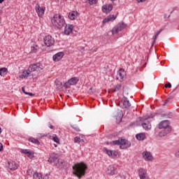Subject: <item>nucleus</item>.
<instances>
[{
  "mask_svg": "<svg viewBox=\"0 0 179 179\" xmlns=\"http://www.w3.org/2000/svg\"><path fill=\"white\" fill-rule=\"evenodd\" d=\"M72 174L77 177V178L81 179L82 177H85L87 171V164L83 162H78L73 166Z\"/></svg>",
  "mask_w": 179,
  "mask_h": 179,
  "instance_id": "nucleus-1",
  "label": "nucleus"
},
{
  "mask_svg": "<svg viewBox=\"0 0 179 179\" xmlns=\"http://www.w3.org/2000/svg\"><path fill=\"white\" fill-rule=\"evenodd\" d=\"M110 145H113V146L117 145L120 146V149L125 150L131 148V141L120 137L118 140L110 141Z\"/></svg>",
  "mask_w": 179,
  "mask_h": 179,
  "instance_id": "nucleus-2",
  "label": "nucleus"
},
{
  "mask_svg": "<svg viewBox=\"0 0 179 179\" xmlns=\"http://www.w3.org/2000/svg\"><path fill=\"white\" fill-rule=\"evenodd\" d=\"M155 113H151L150 115H146L145 116H143L142 117H140V121L142 122V127L145 131H149V129H151L152 124H150V118H154V117L156 116Z\"/></svg>",
  "mask_w": 179,
  "mask_h": 179,
  "instance_id": "nucleus-3",
  "label": "nucleus"
},
{
  "mask_svg": "<svg viewBox=\"0 0 179 179\" xmlns=\"http://www.w3.org/2000/svg\"><path fill=\"white\" fill-rule=\"evenodd\" d=\"M52 23L53 26L57 29H62V27L66 24L64 16H62L59 14L54 15L53 17L52 18Z\"/></svg>",
  "mask_w": 179,
  "mask_h": 179,
  "instance_id": "nucleus-4",
  "label": "nucleus"
},
{
  "mask_svg": "<svg viewBox=\"0 0 179 179\" xmlns=\"http://www.w3.org/2000/svg\"><path fill=\"white\" fill-rule=\"evenodd\" d=\"M44 69V66L41 62H36L29 65V72H41Z\"/></svg>",
  "mask_w": 179,
  "mask_h": 179,
  "instance_id": "nucleus-5",
  "label": "nucleus"
},
{
  "mask_svg": "<svg viewBox=\"0 0 179 179\" xmlns=\"http://www.w3.org/2000/svg\"><path fill=\"white\" fill-rule=\"evenodd\" d=\"M127 27V24L124 23L123 22H119L115 27H114L111 31L112 34H117L120 33V31H122V30H124Z\"/></svg>",
  "mask_w": 179,
  "mask_h": 179,
  "instance_id": "nucleus-6",
  "label": "nucleus"
},
{
  "mask_svg": "<svg viewBox=\"0 0 179 179\" xmlns=\"http://www.w3.org/2000/svg\"><path fill=\"white\" fill-rule=\"evenodd\" d=\"M43 43L46 47H52L55 44V39L50 35H47L43 38Z\"/></svg>",
  "mask_w": 179,
  "mask_h": 179,
  "instance_id": "nucleus-7",
  "label": "nucleus"
},
{
  "mask_svg": "<svg viewBox=\"0 0 179 179\" xmlns=\"http://www.w3.org/2000/svg\"><path fill=\"white\" fill-rule=\"evenodd\" d=\"M35 10L38 16V17H43L45 12V6H40V4L36 3L35 6Z\"/></svg>",
  "mask_w": 179,
  "mask_h": 179,
  "instance_id": "nucleus-8",
  "label": "nucleus"
},
{
  "mask_svg": "<svg viewBox=\"0 0 179 179\" xmlns=\"http://www.w3.org/2000/svg\"><path fill=\"white\" fill-rule=\"evenodd\" d=\"M103 153H105V155H108V156H109V157H117V156H118V152H117L116 150H108L107 149V148H103Z\"/></svg>",
  "mask_w": 179,
  "mask_h": 179,
  "instance_id": "nucleus-9",
  "label": "nucleus"
},
{
  "mask_svg": "<svg viewBox=\"0 0 179 179\" xmlns=\"http://www.w3.org/2000/svg\"><path fill=\"white\" fill-rule=\"evenodd\" d=\"M7 167L11 171H15V170H17V169H19V164H17V163H16V162L15 161H8Z\"/></svg>",
  "mask_w": 179,
  "mask_h": 179,
  "instance_id": "nucleus-10",
  "label": "nucleus"
},
{
  "mask_svg": "<svg viewBox=\"0 0 179 179\" xmlns=\"http://www.w3.org/2000/svg\"><path fill=\"white\" fill-rule=\"evenodd\" d=\"M158 127L159 129H169V128H171L169 120H163L158 124Z\"/></svg>",
  "mask_w": 179,
  "mask_h": 179,
  "instance_id": "nucleus-11",
  "label": "nucleus"
},
{
  "mask_svg": "<svg viewBox=\"0 0 179 179\" xmlns=\"http://www.w3.org/2000/svg\"><path fill=\"white\" fill-rule=\"evenodd\" d=\"M124 76H125V70L124 69H120L117 73L116 80L123 82Z\"/></svg>",
  "mask_w": 179,
  "mask_h": 179,
  "instance_id": "nucleus-12",
  "label": "nucleus"
},
{
  "mask_svg": "<svg viewBox=\"0 0 179 179\" xmlns=\"http://www.w3.org/2000/svg\"><path fill=\"white\" fill-rule=\"evenodd\" d=\"M64 55H65L64 52H59L53 55L52 59L55 62H59V61L64 58Z\"/></svg>",
  "mask_w": 179,
  "mask_h": 179,
  "instance_id": "nucleus-13",
  "label": "nucleus"
},
{
  "mask_svg": "<svg viewBox=\"0 0 179 179\" xmlns=\"http://www.w3.org/2000/svg\"><path fill=\"white\" fill-rule=\"evenodd\" d=\"M21 153L27 155V157H29V159H33V157H34V151H31L29 149H22Z\"/></svg>",
  "mask_w": 179,
  "mask_h": 179,
  "instance_id": "nucleus-14",
  "label": "nucleus"
},
{
  "mask_svg": "<svg viewBox=\"0 0 179 179\" xmlns=\"http://www.w3.org/2000/svg\"><path fill=\"white\" fill-rule=\"evenodd\" d=\"M108 176H115L117 174V167L113 165H110L107 169Z\"/></svg>",
  "mask_w": 179,
  "mask_h": 179,
  "instance_id": "nucleus-15",
  "label": "nucleus"
},
{
  "mask_svg": "<svg viewBox=\"0 0 179 179\" xmlns=\"http://www.w3.org/2000/svg\"><path fill=\"white\" fill-rule=\"evenodd\" d=\"M73 31V24H66L64 27V34L66 36H69Z\"/></svg>",
  "mask_w": 179,
  "mask_h": 179,
  "instance_id": "nucleus-16",
  "label": "nucleus"
},
{
  "mask_svg": "<svg viewBox=\"0 0 179 179\" xmlns=\"http://www.w3.org/2000/svg\"><path fill=\"white\" fill-rule=\"evenodd\" d=\"M115 19H117V16L114 15H110L103 20L102 24H106V23H108V22H113L115 20Z\"/></svg>",
  "mask_w": 179,
  "mask_h": 179,
  "instance_id": "nucleus-17",
  "label": "nucleus"
},
{
  "mask_svg": "<svg viewBox=\"0 0 179 179\" xmlns=\"http://www.w3.org/2000/svg\"><path fill=\"white\" fill-rule=\"evenodd\" d=\"M34 179H50V177L48 174L45 175L43 176V175L41 173L36 172L34 173Z\"/></svg>",
  "mask_w": 179,
  "mask_h": 179,
  "instance_id": "nucleus-18",
  "label": "nucleus"
},
{
  "mask_svg": "<svg viewBox=\"0 0 179 179\" xmlns=\"http://www.w3.org/2000/svg\"><path fill=\"white\" fill-rule=\"evenodd\" d=\"M113 10V4L105 5L102 6L103 13H110Z\"/></svg>",
  "mask_w": 179,
  "mask_h": 179,
  "instance_id": "nucleus-19",
  "label": "nucleus"
},
{
  "mask_svg": "<svg viewBox=\"0 0 179 179\" xmlns=\"http://www.w3.org/2000/svg\"><path fill=\"white\" fill-rule=\"evenodd\" d=\"M143 157L146 160V162H149L150 160H153V156L150 154V152L145 151L143 152Z\"/></svg>",
  "mask_w": 179,
  "mask_h": 179,
  "instance_id": "nucleus-20",
  "label": "nucleus"
},
{
  "mask_svg": "<svg viewBox=\"0 0 179 179\" xmlns=\"http://www.w3.org/2000/svg\"><path fill=\"white\" fill-rule=\"evenodd\" d=\"M66 164V162L64 159H58L57 162L55 164L56 167H58L59 169H64L65 167V165Z\"/></svg>",
  "mask_w": 179,
  "mask_h": 179,
  "instance_id": "nucleus-21",
  "label": "nucleus"
},
{
  "mask_svg": "<svg viewBox=\"0 0 179 179\" xmlns=\"http://www.w3.org/2000/svg\"><path fill=\"white\" fill-rule=\"evenodd\" d=\"M78 82H79V77H73L68 80V83H69L70 86L78 85Z\"/></svg>",
  "mask_w": 179,
  "mask_h": 179,
  "instance_id": "nucleus-22",
  "label": "nucleus"
},
{
  "mask_svg": "<svg viewBox=\"0 0 179 179\" xmlns=\"http://www.w3.org/2000/svg\"><path fill=\"white\" fill-rule=\"evenodd\" d=\"M147 171L143 168H140L138 169V176L140 179H143L146 177Z\"/></svg>",
  "mask_w": 179,
  "mask_h": 179,
  "instance_id": "nucleus-23",
  "label": "nucleus"
},
{
  "mask_svg": "<svg viewBox=\"0 0 179 179\" xmlns=\"http://www.w3.org/2000/svg\"><path fill=\"white\" fill-rule=\"evenodd\" d=\"M171 132V128H169L168 129H162L161 131H159V136L162 138V136H166L168 134Z\"/></svg>",
  "mask_w": 179,
  "mask_h": 179,
  "instance_id": "nucleus-24",
  "label": "nucleus"
},
{
  "mask_svg": "<svg viewBox=\"0 0 179 179\" xmlns=\"http://www.w3.org/2000/svg\"><path fill=\"white\" fill-rule=\"evenodd\" d=\"M136 138L137 141H145L146 139V134L145 133H140L136 134Z\"/></svg>",
  "mask_w": 179,
  "mask_h": 179,
  "instance_id": "nucleus-25",
  "label": "nucleus"
},
{
  "mask_svg": "<svg viewBox=\"0 0 179 179\" xmlns=\"http://www.w3.org/2000/svg\"><path fill=\"white\" fill-rule=\"evenodd\" d=\"M130 106L131 103L128 101V98L127 96H124L122 108H129Z\"/></svg>",
  "mask_w": 179,
  "mask_h": 179,
  "instance_id": "nucleus-26",
  "label": "nucleus"
},
{
  "mask_svg": "<svg viewBox=\"0 0 179 179\" xmlns=\"http://www.w3.org/2000/svg\"><path fill=\"white\" fill-rule=\"evenodd\" d=\"M6 75H8V68L6 67L0 68V76H5Z\"/></svg>",
  "mask_w": 179,
  "mask_h": 179,
  "instance_id": "nucleus-27",
  "label": "nucleus"
},
{
  "mask_svg": "<svg viewBox=\"0 0 179 179\" xmlns=\"http://www.w3.org/2000/svg\"><path fill=\"white\" fill-rule=\"evenodd\" d=\"M39 49L40 48H38V45H34L33 46L31 47V53L36 54V52H38Z\"/></svg>",
  "mask_w": 179,
  "mask_h": 179,
  "instance_id": "nucleus-28",
  "label": "nucleus"
},
{
  "mask_svg": "<svg viewBox=\"0 0 179 179\" xmlns=\"http://www.w3.org/2000/svg\"><path fill=\"white\" fill-rule=\"evenodd\" d=\"M30 73H31V72L29 71V69H27V71H24L21 75V78L22 79H24L25 78H29V76H30Z\"/></svg>",
  "mask_w": 179,
  "mask_h": 179,
  "instance_id": "nucleus-29",
  "label": "nucleus"
},
{
  "mask_svg": "<svg viewBox=\"0 0 179 179\" xmlns=\"http://www.w3.org/2000/svg\"><path fill=\"white\" fill-rule=\"evenodd\" d=\"M29 142H31V143H34L35 145H40V141L38 139L34 138V137L28 138Z\"/></svg>",
  "mask_w": 179,
  "mask_h": 179,
  "instance_id": "nucleus-30",
  "label": "nucleus"
},
{
  "mask_svg": "<svg viewBox=\"0 0 179 179\" xmlns=\"http://www.w3.org/2000/svg\"><path fill=\"white\" fill-rule=\"evenodd\" d=\"M55 85H56V86H57V90H62V82H61V81H55Z\"/></svg>",
  "mask_w": 179,
  "mask_h": 179,
  "instance_id": "nucleus-31",
  "label": "nucleus"
},
{
  "mask_svg": "<svg viewBox=\"0 0 179 179\" xmlns=\"http://www.w3.org/2000/svg\"><path fill=\"white\" fill-rule=\"evenodd\" d=\"M69 18L71 20H75L76 19V15H75V11L71 12L69 13Z\"/></svg>",
  "mask_w": 179,
  "mask_h": 179,
  "instance_id": "nucleus-32",
  "label": "nucleus"
},
{
  "mask_svg": "<svg viewBox=\"0 0 179 179\" xmlns=\"http://www.w3.org/2000/svg\"><path fill=\"white\" fill-rule=\"evenodd\" d=\"M121 87H122V85L121 83L115 85L113 92H118L119 90H121Z\"/></svg>",
  "mask_w": 179,
  "mask_h": 179,
  "instance_id": "nucleus-33",
  "label": "nucleus"
},
{
  "mask_svg": "<svg viewBox=\"0 0 179 179\" xmlns=\"http://www.w3.org/2000/svg\"><path fill=\"white\" fill-rule=\"evenodd\" d=\"M71 127L74 129V131H76V132H80V129L79 127L76 124H71Z\"/></svg>",
  "mask_w": 179,
  "mask_h": 179,
  "instance_id": "nucleus-34",
  "label": "nucleus"
},
{
  "mask_svg": "<svg viewBox=\"0 0 179 179\" xmlns=\"http://www.w3.org/2000/svg\"><path fill=\"white\" fill-rule=\"evenodd\" d=\"M162 117H166V118H173V113H167L162 115Z\"/></svg>",
  "mask_w": 179,
  "mask_h": 179,
  "instance_id": "nucleus-35",
  "label": "nucleus"
},
{
  "mask_svg": "<svg viewBox=\"0 0 179 179\" xmlns=\"http://www.w3.org/2000/svg\"><path fill=\"white\" fill-rule=\"evenodd\" d=\"M36 172H34V170L33 169H29L27 171V173L28 174V176H34V173Z\"/></svg>",
  "mask_w": 179,
  "mask_h": 179,
  "instance_id": "nucleus-36",
  "label": "nucleus"
},
{
  "mask_svg": "<svg viewBox=\"0 0 179 179\" xmlns=\"http://www.w3.org/2000/svg\"><path fill=\"white\" fill-rule=\"evenodd\" d=\"M157 38V32H155V36H154L153 38H152L153 41H152V46H151V48L153 47V44H155V43H156Z\"/></svg>",
  "mask_w": 179,
  "mask_h": 179,
  "instance_id": "nucleus-37",
  "label": "nucleus"
},
{
  "mask_svg": "<svg viewBox=\"0 0 179 179\" xmlns=\"http://www.w3.org/2000/svg\"><path fill=\"white\" fill-rule=\"evenodd\" d=\"M80 142H81L80 137L76 136V137L74 138V143H80Z\"/></svg>",
  "mask_w": 179,
  "mask_h": 179,
  "instance_id": "nucleus-38",
  "label": "nucleus"
},
{
  "mask_svg": "<svg viewBox=\"0 0 179 179\" xmlns=\"http://www.w3.org/2000/svg\"><path fill=\"white\" fill-rule=\"evenodd\" d=\"M51 157H52L53 163H55V164H56L57 161L58 160V157L57 155L51 156Z\"/></svg>",
  "mask_w": 179,
  "mask_h": 179,
  "instance_id": "nucleus-39",
  "label": "nucleus"
},
{
  "mask_svg": "<svg viewBox=\"0 0 179 179\" xmlns=\"http://www.w3.org/2000/svg\"><path fill=\"white\" fill-rule=\"evenodd\" d=\"M90 5H96L97 3V0H87Z\"/></svg>",
  "mask_w": 179,
  "mask_h": 179,
  "instance_id": "nucleus-40",
  "label": "nucleus"
},
{
  "mask_svg": "<svg viewBox=\"0 0 179 179\" xmlns=\"http://www.w3.org/2000/svg\"><path fill=\"white\" fill-rule=\"evenodd\" d=\"M63 86L64 87H65V89H69V87H71V85H69V83H68V81L64 83Z\"/></svg>",
  "mask_w": 179,
  "mask_h": 179,
  "instance_id": "nucleus-41",
  "label": "nucleus"
},
{
  "mask_svg": "<svg viewBox=\"0 0 179 179\" xmlns=\"http://www.w3.org/2000/svg\"><path fill=\"white\" fill-rule=\"evenodd\" d=\"M52 139H53L54 142H55L56 143H59V138H58V137L57 136H53Z\"/></svg>",
  "mask_w": 179,
  "mask_h": 179,
  "instance_id": "nucleus-42",
  "label": "nucleus"
},
{
  "mask_svg": "<svg viewBox=\"0 0 179 179\" xmlns=\"http://www.w3.org/2000/svg\"><path fill=\"white\" fill-rule=\"evenodd\" d=\"M48 128H50V129H55V127L51 124V122L48 123Z\"/></svg>",
  "mask_w": 179,
  "mask_h": 179,
  "instance_id": "nucleus-43",
  "label": "nucleus"
},
{
  "mask_svg": "<svg viewBox=\"0 0 179 179\" xmlns=\"http://www.w3.org/2000/svg\"><path fill=\"white\" fill-rule=\"evenodd\" d=\"M164 87L169 89H171V83H168L164 85Z\"/></svg>",
  "mask_w": 179,
  "mask_h": 179,
  "instance_id": "nucleus-44",
  "label": "nucleus"
},
{
  "mask_svg": "<svg viewBox=\"0 0 179 179\" xmlns=\"http://www.w3.org/2000/svg\"><path fill=\"white\" fill-rule=\"evenodd\" d=\"M45 136H47V134H38V138H44V137H45Z\"/></svg>",
  "mask_w": 179,
  "mask_h": 179,
  "instance_id": "nucleus-45",
  "label": "nucleus"
},
{
  "mask_svg": "<svg viewBox=\"0 0 179 179\" xmlns=\"http://www.w3.org/2000/svg\"><path fill=\"white\" fill-rule=\"evenodd\" d=\"M171 100V98H168L166 101H165V102H164V103L163 104V106H166V104H167V103H169V101H170Z\"/></svg>",
  "mask_w": 179,
  "mask_h": 179,
  "instance_id": "nucleus-46",
  "label": "nucleus"
},
{
  "mask_svg": "<svg viewBox=\"0 0 179 179\" xmlns=\"http://www.w3.org/2000/svg\"><path fill=\"white\" fill-rule=\"evenodd\" d=\"M25 94H27V96H34V94H33L31 92H25Z\"/></svg>",
  "mask_w": 179,
  "mask_h": 179,
  "instance_id": "nucleus-47",
  "label": "nucleus"
},
{
  "mask_svg": "<svg viewBox=\"0 0 179 179\" xmlns=\"http://www.w3.org/2000/svg\"><path fill=\"white\" fill-rule=\"evenodd\" d=\"M164 30V27L161 28L159 31H157V36H159V34H160V32H162V31Z\"/></svg>",
  "mask_w": 179,
  "mask_h": 179,
  "instance_id": "nucleus-48",
  "label": "nucleus"
},
{
  "mask_svg": "<svg viewBox=\"0 0 179 179\" xmlns=\"http://www.w3.org/2000/svg\"><path fill=\"white\" fill-rule=\"evenodd\" d=\"M48 162H49V163H52V157H50L49 158H48Z\"/></svg>",
  "mask_w": 179,
  "mask_h": 179,
  "instance_id": "nucleus-49",
  "label": "nucleus"
},
{
  "mask_svg": "<svg viewBox=\"0 0 179 179\" xmlns=\"http://www.w3.org/2000/svg\"><path fill=\"white\" fill-rule=\"evenodd\" d=\"M93 87H91V88H90V90H89V91H88V92L90 93V94H93Z\"/></svg>",
  "mask_w": 179,
  "mask_h": 179,
  "instance_id": "nucleus-50",
  "label": "nucleus"
},
{
  "mask_svg": "<svg viewBox=\"0 0 179 179\" xmlns=\"http://www.w3.org/2000/svg\"><path fill=\"white\" fill-rule=\"evenodd\" d=\"M1 150H3V145L0 143V152H1Z\"/></svg>",
  "mask_w": 179,
  "mask_h": 179,
  "instance_id": "nucleus-51",
  "label": "nucleus"
},
{
  "mask_svg": "<svg viewBox=\"0 0 179 179\" xmlns=\"http://www.w3.org/2000/svg\"><path fill=\"white\" fill-rule=\"evenodd\" d=\"M176 157H179V150L175 153Z\"/></svg>",
  "mask_w": 179,
  "mask_h": 179,
  "instance_id": "nucleus-52",
  "label": "nucleus"
},
{
  "mask_svg": "<svg viewBox=\"0 0 179 179\" xmlns=\"http://www.w3.org/2000/svg\"><path fill=\"white\" fill-rule=\"evenodd\" d=\"M22 92H23L24 94H26V93H27V92H26V91L24 90V87H22Z\"/></svg>",
  "mask_w": 179,
  "mask_h": 179,
  "instance_id": "nucleus-53",
  "label": "nucleus"
},
{
  "mask_svg": "<svg viewBox=\"0 0 179 179\" xmlns=\"http://www.w3.org/2000/svg\"><path fill=\"white\" fill-rule=\"evenodd\" d=\"M138 3H141V2H145L146 0H136Z\"/></svg>",
  "mask_w": 179,
  "mask_h": 179,
  "instance_id": "nucleus-54",
  "label": "nucleus"
},
{
  "mask_svg": "<svg viewBox=\"0 0 179 179\" xmlns=\"http://www.w3.org/2000/svg\"><path fill=\"white\" fill-rule=\"evenodd\" d=\"M166 17H170V15H167V14L164 15V18L166 19Z\"/></svg>",
  "mask_w": 179,
  "mask_h": 179,
  "instance_id": "nucleus-55",
  "label": "nucleus"
},
{
  "mask_svg": "<svg viewBox=\"0 0 179 179\" xmlns=\"http://www.w3.org/2000/svg\"><path fill=\"white\" fill-rule=\"evenodd\" d=\"M2 134V128L0 127V135Z\"/></svg>",
  "mask_w": 179,
  "mask_h": 179,
  "instance_id": "nucleus-56",
  "label": "nucleus"
},
{
  "mask_svg": "<svg viewBox=\"0 0 179 179\" xmlns=\"http://www.w3.org/2000/svg\"><path fill=\"white\" fill-rule=\"evenodd\" d=\"M106 145H110V142L106 141Z\"/></svg>",
  "mask_w": 179,
  "mask_h": 179,
  "instance_id": "nucleus-57",
  "label": "nucleus"
},
{
  "mask_svg": "<svg viewBox=\"0 0 179 179\" xmlns=\"http://www.w3.org/2000/svg\"><path fill=\"white\" fill-rule=\"evenodd\" d=\"M5 0H0V3H2V2H4Z\"/></svg>",
  "mask_w": 179,
  "mask_h": 179,
  "instance_id": "nucleus-58",
  "label": "nucleus"
},
{
  "mask_svg": "<svg viewBox=\"0 0 179 179\" xmlns=\"http://www.w3.org/2000/svg\"><path fill=\"white\" fill-rule=\"evenodd\" d=\"M81 142H85V141L83 139H81Z\"/></svg>",
  "mask_w": 179,
  "mask_h": 179,
  "instance_id": "nucleus-59",
  "label": "nucleus"
},
{
  "mask_svg": "<svg viewBox=\"0 0 179 179\" xmlns=\"http://www.w3.org/2000/svg\"><path fill=\"white\" fill-rule=\"evenodd\" d=\"M55 148H57V144H55Z\"/></svg>",
  "mask_w": 179,
  "mask_h": 179,
  "instance_id": "nucleus-60",
  "label": "nucleus"
},
{
  "mask_svg": "<svg viewBox=\"0 0 179 179\" xmlns=\"http://www.w3.org/2000/svg\"><path fill=\"white\" fill-rule=\"evenodd\" d=\"M111 1H115V0H111Z\"/></svg>",
  "mask_w": 179,
  "mask_h": 179,
  "instance_id": "nucleus-61",
  "label": "nucleus"
}]
</instances>
